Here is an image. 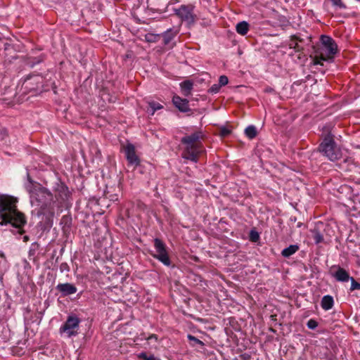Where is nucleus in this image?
<instances>
[{
	"mask_svg": "<svg viewBox=\"0 0 360 360\" xmlns=\"http://www.w3.org/2000/svg\"><path fill=\"white\" fill-rule=\"evenodd\" d=\"M17 200L10 195H0V225L11 224L18 229L20 234L24 233L23 226L27 223L25 216L17 209Z\"/></svg>",
	"mask_w": 360,
	"mask_h": 360,
	"instance_id": "1",
	"label": "nucleus"
},
{
	"mask_svg": "<svg viewBox=\"0 0 360 360\" xmlns=\"http://www.w3.org/2000/svg\"><path fill=\"white\" fill-rule=\"evenodd\" d=\"M27 190L30 194L32 203L39 207V213L46 214L49 212L53 217L54 214L53 194L39 184H32L31 181L30 185L27 186Z\"/></svg>",
	"mask_w": 360,
	"mask_h": 360,
	"instance_id": "2",
	"label": "nucleus"
},
{
	"mask_svg": "<svg viewBox=\"0 0 360 360\" xmlns=\"http://www.w3.org/2000/svg\"><path fill=\"white\" fill-rule=\"evenodd\" d=\"M205 138L204 133L198 130L190 135L181 138V143L184 146L181 153L184 159L197 162L200 155L204 152L202 141Z\"/></svg>",
	"mask_w": 360,
	"mask_h": 360,
	"instance_id": "3",
	"label": "nucleus"
},
{
	"mask_svg": "<svg viewBox=\"0 0 360 360\" xmlns=\"http://www.w3.org/2000/svg\"><path fill=\"white\" fill-rule=\"evenodd\" d=\"M321 46L315 51L314 64L323 65V61L332 60L338 53V45L335 40L327 35H321L320 38Z\"/></svg>",
	"mask_w": 360,
	"mask_h": 360,
	"instance_id": "4",
	"label": "nucleus"
},
{
	"mask_svg": "<svg viewBox=\"0 0 360 360\" xmlns=\"http://www.w3.org/2000/svg\"><path fill=\"white\" fill-rule=\"evenodd\" d=\"M327 133L321 135L322 141L319 146V151L330 161H336L342 158V151L334 140V136L326 129Z\"/></svg>",
	"mask_w": 360,
	"mask_h": 360,
	"instance_id": "5",
	"label": "nucleus"
},
{
	"mask_svg": "<svg viewBox=\"0 0 360 360\" xmlns=\"http://www.w3.org/2000/svg\"><path fill=\"white\" fill-rule=\"evenodd\" d=\"M195 6L189 4L181 5L179 8H174L175 15L179 18L181 22H186L189 26L193 25L198 20L194 13Z\"/></svg>",
	"mask_w": 360,
	"mask_h": 360,
	"instance_id": "6",
	"label": "nucleus"
},
{
	"mask_svg": "<svg viewBox=\"0 0 360 360\" xmlns=\"http://www.w3.org/2000/svg\"><path fill=\"white\" fill-rule=\"evenodd\" d=\"M153 243L155 252L150 253V255L164 265L169 266L172 262L165 243L161 239L156 238L153 240Z\"/></svg>",
	"mask_w": 360,
	"mask_h": 360,
	"instance_id": "7",
	"label": "nucleus"
},
{
	"mask_svg": "<svg viewBox=\"0 0 360 360\" xmlns=\"http://www.w3.org/2000/svg\"><path fill=\"white\" fill-rule=\"evenodd\" d=\"M79 323L80 319L77 316H69L66 321L60 327V332L65 333L68 338L75 336L78 334Z\"/></svg>",
	"mask_w": 360,
	"mask_h": 360,
	"instance_id": "8",
	"label": "nucleus"
},
{
	"mask_svg": "<svg viewBox=\"0 0 360 360\" xmlns=\"http://www.w3.org/2000/svg\"><path fill=\"white\" fill-rule=\"evenodd\" d=\"M122 150L124 153L128 164L137 167L140 164V159L136 153V149L133 144L127 143L122 146Z\"/></svg>",
	"mask_w": 360,
	"mask_h": 360,
	"instance_id": "9",
	"label": "nucleus"
},
{
	"mask_svg": "<svg viewBox=\"0 0 360 360\" xmlns=\"http://www.w3.org/2000/svg\"><path fill=\"white\" fill-rule=\"evenodd\" d=\"M172 103L178 110L182 112H188L191 111L189 108L188 100L182 98L179 96L175 95L172 98Z\"/></svg>",
	"mask_w": 360,
	"mask_h": 360,
	"instance_id": "10",
	"label": "nucleus"
},
{
	"mask_svg": "<svg viewBox=\"0 0 360 360\" xmlns=\"http://www.w3.org/2000/svg\"><path fill=\"white\" fill-rule=\"evenodd\" d=\"M56 288L64 297L75 294L77 290L75 285L69 283H59Z\"/></svg>",
	"mask_w": 360,
	"mask_h": 360,
	"instance_id": "11",
	"label": "nucleus"
},
{
	"mask_svg": "<svg viewBox=\"0 0 360 360\" xmlns=\"http://www.w3.org/2000/svg\"><path fill=\"white\" fill-rule=\"evenodd\" d=\"M334 268H336L337 271L333 274V276L338 281L347 282L351 279L349 273L345 269L340 266H333L332 267V269Z\"/></svg>",
	"mask_w": 360,
	"mask_h": 360,
	"instance_id": "12",
	"label": "nucleus"
},
{
	"mask_svg": "<svg viewBox=\"0 0 360 360\" xmlns=\"http://www.w3.org/2000/svg\"><path fill=\"white\" fill-rule=\"evenodd\" d=\"M179 29L169 28L162 34L163 43L165 45H167L174 38V37L179 33Z\"/></svg>",
	"mask_w": 360,
	"mask_h": 360,
	"instance_id": "13",
	"label": "nucleus"
},
{
	"mask_svg": "<svg viewBox=\"0 0 360 360\" xmlns=\"http://www.w3.org/2000/svg\"><path fill=\"white\" fill-rule=\"evenodd\" d=\"M181 93L184 96H189L191 95V91L193 88V82L191 80H185L180 83Z\"/></svg>",
	"mask_w": 360,
	"mask_h": 360,
	"instance_id": "14",
	"label": "nucleus"
},
{
	"mask_svg": "<svg viewBox=\"0 0 360 360\" xmlns=\"http://www.w3.org/2000/svg\"><path fill=\"white\" fill-rule=\"evenodd\" d=\"M334 300L332 296L325 295L322 297L321 306L324 310H329L333 308Z\"/></svg>",
	"mask_w": 360,
	"mask_h": 360,
	"instance_id": "15",
	"label": "nucleus"
},
{
	"mask_svg": "<svg viewBox=\"0 0 360 360\" xmlns=\"http://www.w3.org/2000/svg\"><path fill=\"white\" fill-rule=\"evenodd\" d=\"M299 250L297 245H290L289 247L283 249L281 252V255L284 257L288 258L295 254Z\"/></svg>",
	"mask_w": 360,
	"mask_h": 360,
	"instance_id": "16",
	"label": "nucleus"
},
{
	"mask_svg": "<svg viewBox=\"0 0 360 360\" xmlns=\"http://www.w3.org/2000/svg\"><path fill=\"white\" fill-rule=\"evenodd\" d=\"M236 31L241 35H245L249 30V24L245 21L238 22L236 27Z\"/></svg>",
	"mask_w": 360,
	"mask_h": 360,
	"instance_id": "17",
	"label": "nucleus"
},
{
	"mask_svg": "<svg viewBox=\"0 0 360 360\" xmlns=\"http://www.w3.org/2000/svg\"><path fill=\"white\" fill-rule=\"evenodd\" d=\"M163 108V106L155 101H150L148 103V108L147 110L148 112L151 115H153L155 112L158 110H160Z\"/></svg>",
	"mask_w": 360,
	"mask_h": 360,
	"instance_id": "18",
	"label": "nucleus"
},
{
	"mask_svg": "<svg viewBox=\"0 0 360 360\" xmlns=\"http://www.w3.org/2000/svg\"><path fill=\"white\" fill-rule=\"evenodd\" d=\"M72 224V217L70 215H64L60 219V225L63 226V229L65 231L68 229Z\"/></svg>",
	"mask_w": 360,
	"mask_h": 360,
	"instance_id": "19",
	"label": "nucleus"
},
{
	"mask_svg": "<svg viewBox=\"0 0 360 360\" xmlns=\"http://www.w3.org/2000/svg\"><path fill=\"white\" fill-rule=\"evenodd\" d=\"M245 134L250 139L255 138L257 135V131L255 126L250 125L245 129Z\"/></svg>",
	"mask_w": 360,
	"mask_h": 360,
	"instance_id": "20",
	"label": "nucleus"
},
{
	"mask_svg": "<svg viewBox=\"0 0 360 360\" xmlns=\"http://www.w3.org/2000/svg\"><path fill=\"white\" fill-rule=\"evenodd\" d=\"M297 41H302V39H299L297 36L294 35L291 37L290 42V47L294 49L296 51H300L302 48L300 46Z\"/></svg>",
	"mask_w": 360,
	"mask_h": 360,
	"instance_id": "21",
	"label": "nucleus"
},
{
	"mask_svg": "<svg viewBox=\"0 0 360 360\" xmlns=\"http://www.w3.org/2000/svg\"><path fill=\"white\" fill-rule=\"evenodd\" d=\"M312 237L316 244H319L323 241V236L318 229L311 231Z\"/></svg>",
	"mask_w": 360,
	"mask_h": 360,
	"instance_id": "22",
	"label": "nucleus"
},
{
	"mask_svg": "<svg viewBox=\"0 0 360 360\" xmlns=\"http://www.w3.org/2000/svg\"><path fill=\"white\" fill-rule=\"evenodd\" d=\"M188 339L190 341V344L192 347H195V345H198L200 346H204L205 344L203 342L195 338V336L192 335H188Z\"/></svg>",
	"mask_w": 360,
	"mask_h": 360,
	"instance_id": "23",
	"label": "nucleus"
},
{
	"mask_svg": "<svg viewBox=\"0 0 360 360\" xmlns=\"http://www.w3.org/2000/svg\"><path fill=\"white\" fill-rule=\"evenodd\" d=\"M39 245L37 243H33L31 245V248L29 250V259H32V257H34L36 252L39 250Z\"/></svg>",
	"mask_w": 360,
	"mask_h": 360,
	"instance_id": "24",
	"label": "nucleus"
},
{
	"mask_svg": "<svg viewBox=\"0 0 360 360\" xmlns=\"http://www.w3.org/2000/svg\"><path fill=\"white\" fill-rule=\"evenodd\" d=\"M138 358L143 360H160L156 358L153 354L148 356L146 352H141L138 354Z\"/></svg>",
	"mask_w": 360,
	"mask_h": 360,
	"instance_id": "25",
	"label": "nucleus"
},
{
	"mask_svg": "<svg viewBox=\"0 0 360 360\" xmlns=\"http://www.w3.org/2000/svg\"><path fill=\"white\" fill-rule=\"evenodd\" d=\"M250 240L252 242L256 243L259 240V235L256 231H251L250 233Z\"/></svg>",
	"mask_w": 360,
	"mask_h": 360,
	"instance_id": "26",
	"label": "nucleus"
},
{
	"mask_svg": "<svg viewBox=\"0 0 360 360\" xmlns=\"http://www.w3.org/2000/svg\"><path fill=\"white\" fill-rule=\"evenodd\" d=\"M231 130L227 127H223L219 129V135L224 138L227 137L229 134H231Z\"/></svg>",
	"mask_w": 360,
	"mask_h": 360,
	"instance_id": "27",
	"label": "nucleus"
},
{
	"mask_svg": "<svg viewBox=\"0 0 360 360\" xmlns=\"http://www.w3.org/2000/svg\"><path fill=\"white\" fill-rule=\"evenodd\" d=\"M351 290H360V283L356 282L353 277H351Z\"/></svg>",
	"mask_w": 360,
	"mask_h": 360,
	"instance_id": "28",
	"label": "nucleus"
},
{
	"mask_svg": "<svg viewBox=\"0 0 360 360\" xmlns=\"http://www.w3.org/2000/svg\"><path fill=\"white\" fill-rule=\"evenodd\" d=\"M221 85H219V84H214L209 89L208 92L213 94H217L219 91Z\"/></svg>",
	"mask_w": 360,
	"mask_h": 360,
	"instance_id": "29",
	"label": "nucleus"
},
{
	"mask_svg": "<svg viewBox=\"0 0 360 360\" xmlns=\"http://www.w3.org/2000/svg\"><path fill=\"white\" fill-rule=\"evenodd\" d=\"M332 4L334 6L338 7L340 8H346V6L342 3V0H330Z\"/></svg>",
	"mask_w": 360,
	"mask_h": 360,
	"instance_id": "30",
	"label": "nucleus"
},
{
	"mask_svg": "<svg viewBox=\"0 0 360 360\" xmlns=\"http://www.w3.org/2000/svg\"><path fill=\"white\" fill-rule=\"evenodd\" d=\"M307 326L309 329L314 330L318 326V323L316 320L311 319L308 321Z\"/></svg>",
	"mask_w": 360,
	"mask_h": 360,
	"instance_id": "31",
	"label": "nucleus"
},
{
	"mask_svg": "<svg viewBox=\"0 0 360 360\" xmlns=\"http://www.w3.org/2000/svg\"><path fill=\"white\" fill-rule=\"evenodd\" d=\"M228 82H229V79L226 76L221 75L219 77V84L221 85V87L226 85L228 84Z\"/></svg>",
	"mask_w": 360,
	"mask_h": 360,
	"instance_id": "32",
	"label": "nucleus"
},
{
	"mask_svg": "<svg viewBox=\"0 0 360 360\" xmlns=\"http://www.w3.org/2000/svg\"><path fill=\"white\" fill-rule=\"evenodd\" d=\"M8 136V132L7 129L6 128H1L0 129V138L1 139H4L6 137Z\"/></svg>",
	"mask_w": 360,
	"mask_h": 360,
	"instance_id": "33",
	"label": "nucleus"
},
{
	"mask_svg": "<svg viewBox=\"0 0 360 360\" xmlns=\"http://www.w3.org/2000/svg\"><path fill=\"white\" fill-rule=\"evenodd\" d=\"M60 192H62L63 193L65 197L68 196L69 191H68V188L67 186H65L64 185L60 186Z\"/></svg>",
	"mask_w": 360,
	"mask_h": 360,
	"instance_id": "34",
	"label": "nucleus"
},
{
	"mask_svg": "<svg viewBox=\"0 0 360 360\" xmlns=\"http://www.w3.org/2000/svg\"><path fill=\"white\" fill-rule=\"evenodd\" d=\"M146 340H147L148 341H150V340H153L155 342H158V335H155V334H152V335H149L148 338H146Z\"/></svg>",
	"mask_w": 360,
	"mask_h": 360,
	"instance_id": "35",
	"label": "nucleus"
},
{
	"mask_svg": "<svg viewBox=\"0 0 360 360\" xmlns=\"http://www.w3.org/2000/svg\"><path fill=\"white\" fill-rule=\"evenodd\" d=\"M60 269L61 271H63L64 270H69V266L66 263H62L60 266Z\"/></svg>",
	"mask_w": 360,
	"mask_h": 360,
	"instance_id": "36",
	"label": "nucleus"
},
{
	"mask_svg": "<svg viewBox=\"0 0 360 360\" xmlns=\"http://www.w3.org/2000/svg\"><path fill=\"white\" fill-rule=\"evenodd\" d=\"M241 359L243 360H250V356L249 354H244L241 356Z\"/></svg>",
	"mask_w": 360,
	"mask_h": 360,
	"instance_id": "37",
	"label": "nucleus"
},
{
	"mask_svg": "<svg viewBox=\"0 0 360 360\" xmlns=\"http://www.w3.org/2000/svg\"><path fill=\"white\" fill-rule=\"evenodd\" d=\"M29 240H30L29 236H25L23 237V241H24V242H25V243H26V242H27Z\"/></svg>",
	"mask_w": 360,
	"mask_h": 360,
	"instance_id": "38",
	"label": "nucleus"
},
{
	"mask_svg": "<svg viewBox=\"0 0 360 360\" xmlns=\"http://www.w3.org/2000/svg\"><path fill=\"white\" fill-rule=\"evenodd\" d=\"M108 192L105 193V195L106 196V198H110L111 196H108Z\"/></svg>",
	"mask_w": 360,
	"mask_h": 360,
	"instance_id": "39",
	"label": "nucleus"
},
{
	"mask_svg": "<svg viewBox=\"0 0 360 360\" xmlns=\"http://www.w3.org/2000/svg\"><path fill=\"white\" fill-rule=\"evenodd\" d=\"M112 200H115V199L113 198H111ZM115 200H117V198H115Z\"/></svg>",
	"mask_w": 360,
	"mask_h": 360,
	"instance_id": "40",
	"label": "nucleus"
}]
</instances>
